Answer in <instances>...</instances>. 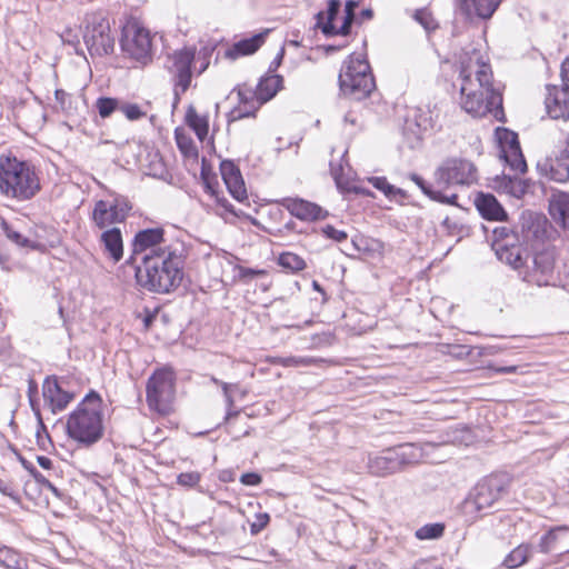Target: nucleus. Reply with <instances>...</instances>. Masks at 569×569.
Segmentation results:
<instances>
[{"instance_id":"c85d7f7f","label":"nucleus","mask_w":569,"mask_h":569,"mask_svg":"<svg viewBox=\"0 0 569 569\" xmlns=\"http://www.w3.org/2000/svg\"><path fill=\"white\" fill-rule=\"evenodd\" d=\"M493 250L498 259L511 266L513 269H519L525 264L527 257H523L521 247L516 241L507 242V244H493Z\"/></svg>"},{"instance_id":"a878e982","label":"nucleus","mask_w":569,"mask_h":569,"mask_svg":"<svg viewBox=\"0 0 569 569\" xmlns=\"http://www.w3.org/2000/svg\"><path fill=\"white\" fill-rule=\"evenodd\" d=\"M104 254L113 262H118L123 257V240L120 228L112 227L104 230L100 236Z\"/></svg>"},{"instance_id":"dca6fc26","label":"nucleus","mask_w":569,"mask_h":569,"mask_svg":"<svg viewBox=\"0 0 569 569\" xmlns=\"http://www.w3.org/2000/svg\"><path fill=\"white\" fill-rule=\"evenodd\" d=\"M499 142L500 158L503 159L516 173H525L527 171V162L522 154L517 133L503 129L502 136L499 137Z\"/></svg>"},{"instance_id":"c03bdc74","label":"nucleus","mask_w":569,"mask_h":569,"mask_svg":"<svg viewBox=\"0 0 569 569\" xmlns=\"http://www.w3.org/2000/svg\"><path fill=\"white\" fill-rule=\"evenodd\" d=\"M176 140L179 150L186 157H196L198 154L197 147L189 137L180 134L178 131H176Z\"/></svg>"},{"instance_id":"4be33fe9","label":"nucleus","mask_w":569,"mask_h":569,"mask_svg":"<svg viewBox=\"0 0 569 569\" xmlns=\"http://www.w3.org/2000/svg\"><path fill=\"white\" fill-rule=\"evenodd\" d=\"M431 127V116L429 111H423L422 108H413L408 114L403 131L407 133L411 132L410 147H415L421 140L422 131H426Z\"/></svg>"},{"instance_id":"f8f14e48","label":"nucleus","mask_w":569,"mask_h":569,"mask_svg":"<svg viewBox=\"0 0 569 569\" xmlns=\"http://www.w3.org/2000/svg\"><path fill=\"white\" fill-rule=\"evenodd\" d=\"M193 60L194 50L187 48L174 52L171 57L172 66L170 67V70L176 77L173 106L179 103L180 94L186 92L190 87Z\"/></svg>"},{"instance_id":"bb28decb","label":"nucleus","mask_w":569,"mask_h":569,"mask_svg":"<svg viewBox=\"0 0 569 569\" xmlns=\"http://www.w3.org/2000/svg\"><path fill=\"white\" fill-rule=\"evenodd\" d=\"M500 0H460V10L468 17L489 19L498 9Z\"/></svg>"},{"instance_id":"2f4dec72","label":"nucleus","mask_w":569,"mask_h":569,"mask_svg":"<svg viewBox=\"0 0 569 569\" xmlns=\"http://www.w3.org/2000/svg\"><path fill=\"white\" fill-rule=\"evenodd\" d=\"M283 78L279 74L267 73L257 84V96L260 103L271 100L282 88Z\"/></svg>"},{"instance_id":"cd10ccee","label":"nucleus","mask_w":569,"mask_h":569,"mask_svg":"<svg viewBox=\"0 0 569 569\" xmlns=\"http://www.w3.org/2000/svg\"><path fill=\"white\" fill-rule=\"evenodd\" d=\"M267 33L268 30L237 41L227 50L226 56L230 59H237L254 53L264 43Z\"/></svg>"},{"instance_id":"2eb2a0df","label":"nucleus","mask_w":569,"mask_h":569,"mask_svg":"<svg viewBox=\"0 0 569 569\" xmlns=\"http://www.w3.org/2000/svg\"><path fill=\"white\" fill-rule=\"evenodd\" d=\"M103 436L102 416L76 417L73 413V441L89 447Z\"/></svg>"},{"instance_id":"39448f33","label":"nucleus","mask_w":569,"mask_h":569,"mask_svg":"<svg viewBox=\"0 0 569 569\" xmlns=\"http://www.w3.org/2000/svg\"><path fill=\"white\" fill-rule=\"evenodd\" d=\"M509 492V480L499 475H491L480 480L463 501L466 513L487 515L500 503Z\"/></svg>"},{"instance_id":"864d4df0","label":"nucleus","mask_w":569,"mask_h":569,"mask_svg":"<svg viewBox=\"0 0 569 569\" xmlns=\"http://www.w3.org/2000/svg\"><path fill=\"white\" fill-rule=\"evenodd\" d=\"M200 176H201V180L203 182L206 192L209 193L210 196H216V191H217V188H216L217 182L214 181L216 178L211 177L210 172L204 167V162L202 163Z\"/></svg>"},{"instance_id":"49530a36","label":"nucleus","mask_w":569,"mask_h":569,"mask_svg":"<svg viewBox=\"0 0 569 569\" xmlns=\"http://www.w3.org/2000/svg\"><path fill=\"white\" fill-rule=\"evenodd\" d=\"M368 181L373 188L381 191L389 200H392L395 186L389 183L386 177H371Z\"/></svg>"},{"instance_id":"423d86ee","label":"nucleus","mask_w":569,"mask_h":569,"mask_svg":"<svg viewBox=\"0 0 569 569\" xmlns=\"http://www.w3.org/2000/svg\"><path fill=\"white\" fill-rule=\"evenodd\" d=\"M478 180L476 164L460 157H448L443 159L433 172L435 184L440 189L451 187H469Z\"/></svg>"},{"instance_id":"79ce46f5","label":"nucleus","mask_w":569,"mask_h":569,"mask_svg":"<svg viewBox=\"0 0 569 569\" xmlns=\"http://www.w3.org/2000/svg\"><path fill=\"white\" fill-rule=\"evenodd\" d=\"M529 187L530 183L528 180L518 178H508V183L506 184L509 193L516 198H521L525 193H527Z\"/></svg>"},{"instance_id":"f257e3e1","label":"nucleus","mask_w":569,"mask_h":569,"mask_svg":"<svg viewBox=\"0 0 569 569\" xmlns=\"http://www.w3.org/2000/svg\"><path fill=\"white\" fill-rule=\"evenodd\" d=\"M188 250L179 240L157 253L143 254L141 263L134 267L137 284L157 295L174 292L184 278Z\"/></svg>"},{"instance_id":"58836bf2","label":"nucleus","mask_w":569,"mask_h":569,"mask_svg":"<svg viewBox=\"0 0 569 569\" xmlns=\"http://www.w3.org/2000/svg\"><path fill=\"white\" fill-rule=\"evenodd\" d=\"M445 525L441 522L427 523L416 530L415 536L419 540H433L442 537Z\"/></svg>"},{"instance_id":"338daca9","label":"nucleus","mask_w":569,"mask_h":569,"mask_svg":"<svg viewBox=\"0 0 569 569\" xmlns=\"http://www.w3.org/2000/svg\"><path fill=\"white\" fill-rule=\"evenodd\" d=\"M560 77L563 84L569 87V57L561 63Z\"/></svg>"},{"instance_id":"f3484780","label":"nucleus","mask_w":569,"mask_h":569,"mask_svg":"<svg viewBox=\"0 0 569 569\" xmlns=\"http://www.w3.org/2000/svg\"><path fill=\"white\" fill-rule=\"evenodd\" d=\"M546 109L552 119H569V87L563 83L558 86H547V97L545 100Z\"/></svg>"},{"instance_id":"ea45409f","label":"nucleus","mask_w":569,"mask_h":569,"mask_svg":"<svg viewBox=\"0 0 569 569\" xmlns=\"http://www.w3.org/2000/svg\"><path fill=\"white\" fill-rule=\"evenodd\" d=\"M358 2L355 0H348L345 4V18L340 28H337V34L348 36L351 31V26L355 20V11L358 8Z\"/></svg>"},{"instance_id":"aec40b11","label":"nucleus","mask_w":569,"mask_h":569,"mask_svg":"<svg viewBox=\"0 0 569 569\" xmlns=\"http://www.w3.org/2000/svg\"><path fill=\"white\" fill-rule=\"evenodd\" d=\"M555 261L549 252H538L532 259V269L526 276V280L538 287L549 286L553 278Z\"/></svg>"},{"instance_id":"72a5a7b5","label":"nucleus","mask_w":569,"mask_h":569,"mask_svg":"<svg viewBox=\"0 0 569 569\" xmlns=\"http://www.w3.org/2000/svg\"><path fill=\"white\" fill-rule=\"evenodd\" d=\"M186 123L194 131L200 141L207 138L209 131L208 118L199 116L192 106H189L186 112Z\"/></svg>"},{"instance_id":"a211bd4d","label":"nucleus","mask_w":569,"mask_h":569,"mask_svg":"<svg viewBox=\"0 0 569 569\" xmlns=\"http://www.w3.org/2000/svg\"><path fill=\"white\" fill-rule=\"evenodd\" d=\"M280 206L287 209L291 216L302 221H315L327 217L325 211L317 203L310 202L301 198H283L279 201Z\"/></svg>"},{"instance_id":"393cba45","label":"nucleus","mask_w":569,"mask_h":569,"mask_svg":"<svg viewBox=\"0 0 569 569\" xmlns=\"http://www.w3.org/2000/svg\"><path fill=\"white\" fill-rule=\"evenodd\" d=\"M238 98L240 106L231 112L233 120L254 116L258 108L262 104L258 99L257 89L239 87Z\"/></svg>"},{"instance_id":"3c124183","label":"nucleus","mask_w":569,"mask_h":569,"mask_svg":"<svg viewBox=\"0 0 569 569\" xmlns=\"http://www.w3.org/2000/svg\"><path fill=\"white\" fill-rule=\"evenodd\" d=\"M321 232L326 238L331 239L336 242H342V241L347 240V238H348V234L346 231L338 230L331 224H326L325 227H322Z\"/></svg>"},{"instance_id":"8fccbe9b","label":"nucleus","mask_w":569,"mask_h":569,"mask_svg":"<svg viewBox=\"0 0 569 569\" xmlns=\"http://www.w3.org/2000/svg\"><path fill=\"white\" fill-rule=\"evenodd\" d=\"M220 386L222 388L223 396H224V399H226V403H227V407H228V411H227V415H226V421H229L233 417H237L239 415V411L238 410H236V411L231 410V408L233 407V403H234L233 397H232V395L230 392L231 385H229L227 382H220Z\"/></svg>"},{"instance_id":"052dcab7","label":"nucleus","mask_w":569,"mask_h":569,"mask_svg":"<svg viewBox=\"0 0 569 569\" xmlns=\"http://www.w3.org/2000/svg\"><path fill=\"white\" fill-rule=\"evenodd\" d=\"M362 242H363V240L361 238H353L351 240L350 246L345 251V253L349 257H356L358 253H360L363 250Z\"/></svg>"},{"instance_id":"6ab92c4d","label":"nucleus","mask_w":569,"mask_h":569,"mask_svg":"<svg viewBox=\"0 0 569 569\" xmlns=\"http://www.w3.org/2000/svg\"><path fill=\"white\" fill-rule=\"evenodd\" d=\"M220 172L229 193L237 201L247 200V189L239 167L231 160H223L220 163Z\"/></svg>"},{"instance_id":"37998d69","label":"nucleus","mask_w":569,"mask_h":569,"mask_svg":"<svg viewBox=\"0 0 569 569\" xmlns=\"http://www.w3.org/2000/svg\"><path fill=\"white\" fill-rule=\"evenodd\" d=\"M96 107L101 118H108L118 108V100L109 97H101L97 100Z\"/></svg>"},{"instance_id":"5fc2aeb1","label":"nucleus","mask_w":569,"mask_h":569,"mask_svg":"<svg viewBox=\"0 0 569 569\" xmlns=\"http://www.w3.org/2000/svg\"><path fill=\"white\" fill-rule=\"evenodd\" d=\"M270 516L267 512L263 513H257L254 516V521L250 525V532L251 535H258L260 531H262L269 523Z\"/></svg>"},{"instance_id":"7ed1b4c3","label":"nucleus","mask_w":569,"mask_h":569,"mask_svg":"<svg viewBox=\"0 0 569 569\" xmlns=\"http://www.w3.org/2000/svg\"><path fill=\"white\" fill-rule=\"evenodd\" d=\"M40 191L32 166L12 153L0 154V194L17 201L32 199Z\"/></svg>"},{"instance_id":"c756f323","label":"nucleus","mask_w":569,"mask_h":569,"mask_svg":"<svg viewBox=\"0 0 569 569\" xmlns=\"http://www.w3.org/2000/svg\"><path fill=\"white\" fill-rule=\"evenodd\" d=\"M341 2L339 0H329L327 11H319L316 14V27L321 30L326 37L337 36V27L333 24L337 18Z\"/></svg>"},{"instance_id":"20e7f679","label":"nucleus","mask_w":569,"mask_h":569,"mask_svg":"<svg viewBox=\"0 0 569 569\" xmlns=\"http://www.w3.org/2000/svg\"><path fill=\"white\" fill-rule=\"evenodd\" d=\"M339 87L345 97L356 101L367 99L376 89L371 68L366 59L350 56L339 73Z\"/></svg>"},{"instance_id":"b1692460","label":"nucleus","mask_w":569,"mask_h":569,"mask_svg":"<svg viewBox=\"0 0 569 569\" xmlns=\"http://www.w3.org/2000/svg\"><path fill=\"white\" fill-rule=\"evenodd\" d=\"M475 206L486 220L503 221L507 218L503 207L491 193L479 192L475 199Z\"/></svg>"},{"instance_id":"a19ab883","label":"nucleus","mask_w":569,"mask_h":569,"mask_svg":"<svg viewBox=\"0 0 569 569\" xmlns=\"http://www.w3.org/2000/svg\"><path fill=\"white\" fill-rule=\"evenodd\" d=\"M0 563L7 569H23V560L7 547L0 549Z\"/></svg>"},{"instance_id":"9b49d317","label":"nucleus","mask_w":569,"mask_h":569,"mask_svg":"<svg viewBox=\"0 0 569 569\" xmlns=\"http://www.w3.org/2000/svg\"><path fill=\"white\" fill-rule=\"evenodd\" d=\"M131 209L132 204L128 198L118 196L112 201H98L92 218L100 229H104L110 224L123 222Z\"/></svg>"},{"instance_id":"6e6d98bb","label":"nucleus","mask_w":569,"mask_h":569,"mask_svg":"<svg viewBox=\"0 0 569 569\" xmlns=\"http://www.w3.org/2000/svg\"><path fill=\"white\" fill-rule=\"evenodd\" d=\"M441 190L442 189H440V188H439V190H436L431 200L440 202V203L456 204L458 196L456 193L447 196V194H443Z\"/></svg>"},{"instance_id":"e433bc0d","label":"nucleus","mask_w":569,"mask_h":569,"mask_svg":"<svg viewBox=\"0 0 569 569\" xmlns=\"http://www.w3.org/2000/svg\"><path fill=\"white\" fill-rule=\"evenodd\" d=\"M3 231H4V234L6 237L12 241L13 243H16L17 246L21 247V248H27V249H39L41 247L40 243L24 237L21 232L14 230L12 227H10L8 223H4L3 224Z\"/></svg>"},{"instance_id":"09e8293b","label":"nucleus","mask_w":569,"mask_h":569,"mask_svg":"<svg viewBox=\"0 0 569 569\" xmlns=\"http://www.w3.org/2000/svg\"><path fill=\"white\" fill-rule=\"evenodd\" d=\"M201 479V475L198 471L182 472L177 477V483L187 487L193 488L199 483Z\"/></svg>"},{"instance_id":"c9c22d12","label":"nucleus","mask_w":569,"mask_h":569,"mask_svg":"<svg viewBox=\"0 0 569 569\" xmlns=\"http://www.w3.org/2000/svg\"><path fill=\"white\" fill-rule=\"evenodd\" d=\"M532 551V546L521 543L511 550L503 560V566L513 569L527 562Z\"/></svg>"},{"instance_id":"13d9d810","label":"nucleus","mask_w":569,"mask_h":569,"mask_svg":"<svg viewBox=\"0 0 569 569\" xmlns=\"http://www.w3.org/2000/svg\"><path fill=\"white\" fill-rule=\"evenodd\" d=\"M30 476L39 483L47 486L50 488L56 495H58L57 488L52 486V483L36 468L29 470Z\"/></svg>"},{"instance_id":"4c0bfd02","label":"nucleus","mask_w":569,"mask_h":569,"mask_svg":"<svg viewBox=\"0 0 569 569\" xmlns=\"http://www.w3.org/2000/svg\"><path fill=\"white\" fill-rule=\"evenodd\" d=\"M278 263L282 268L292 272H298L306 268V261L293 252L281 253L278 258Z\"/></svg>"},{"instance_id":"4468645a","label":"nucleus","mask_w":569,"mask_h":569,"mask_svg":"<svg viewBox=\"0 0 569 569\" xmlns=\"http://www.w3.org/2000/svg\"><path fill=\"white\" fill-rule=\"evenodd\" d=\"M132 256L127 261L131 263L136 254H153L170 247V242L164 239L162 228H148L136 233L132 241Z\"/></svg>"},{"instance_id":"de8ad7c7","label":"nucleus","mask_w":569,"mask_h":569,"mask_svg":"<svg viewBox=\"0 0 569 569\" xmlns=\"http://www.w3.org/2000/svg\"><path fill=\"white\" fill-rule=\"evenodd\" d=\"M493 241L492 246L497 244H507V242L517 241L516 234L507 227H497L493 229Z\"/></svg>"},{"instance_id":"680f3d73","label":"nucleus","mask_w":569,"mask_h":569,"mask_svg":"<svg viewBox=\"0 0 569 569\" xmlns=\"http://www.w3.org/2000/svg\"><path fill=\"white\" fill-rule=\"evenodd\" d=\"M262 274H264L263 270L251 269V268H246V267L239 268V277L242 280L253 279V278H256L258 276H262Z\"/></svg>"},{"instance_id":"ddd939ff","label":"nucleus","mask_w":569,"mask_h":569,"mask_svg":"<svg viewBox=\"0 0 569 569\" xmlns=\"http://www.w3.org/2000/svg\"><path fill=\"white\" fill-rule=\"evenodd\" d=\"M537 169L541 176L556 182H566L569 179V140L566 146L552 156L537 163Z\"/></svg>"},{"instance_id":"a18cd8bd","label":"nucleus","mask_w":569,"mask_h":569,"mask_svg":"<svg viewBox=\"0 0 569 569\" xmlns=\"http://www.w3.org/2000/svg\"><path fill=\"white\" fill-rule=\"evenodd\" d=\"M415 20L419 22L427 31H432L438 28V23L432 17L431 12L427 9H418L413 16Z\"/></svg>"},{"instance_id":"f704fd0d","label":"nucleus","mask_w":569,"mask_h":569,"mask_svg":"<svg viewBox=\"0 0 569 569\" xmlns=\"http://www.w3.org/2000/svg\"><path fill=\"white\" fill-rule=\"evenodd\" d=\"M543 222L542 217L533 213L522 214V223L521 230L525 240H530L531 238H539L543 231Z\"/></svg>"},{"instance_id":"5701e85b","label":"nucleus","mask_w":569,"mask_h":569,"mask_svg":"<svg viewBox=\"0 0 569 569\" xmlns=\"http://www.w3.org/2000/svg\"><path fill=\"white\" fill-rule=\"evenodd\" d=\"M43 399L52 412L63 410L71 400V393L64 391L57 378H47L42 386Z\"/></svg>"},{"instance_id":"bf43d9fd","label":"nucleus","mask_w":569,"mask_h":569,"mask_svg":"<svg viewBox=\"0 0 569 569\" xmlns=\"http://www.w3.org/2000/svg\"><path fill=\"white\" fill-rule=\"evenodd\" d=\"M123 113L130 120L140 119L143 113L137 104H127L122 108Z\"/></svg>"},{"instance_id":"7c9ffc66","label":"nucleus","mask_w":569,"mask_h":569,"mask_svg":"<svg viewBox=\"0 0 569 569\" xmlns=\"http://www.w3.org/2000/svg\"><path fill=\"white\" fill-rule=\"evenodd\" d=\"M551 218L562 228H569V193L553 194L549 201Z\"/></svg>"},{"instance_id":"69168bd1","label":"nucleus","mask_w":569,"mask_h":569,"mask_svg":"<svg viewBox=\"0 0 569 569\" xmlns=\"http://www.w3.org/2000/svg\"><path fill=\"white\" fill-rule=\"evenodd\" d=\"M489 369L499 375H509V373L517 372L518 367L517 366H496V367H490Z\"/></svg>"},{"instance_id":"9d476101","label":"nucleus","mask_w":569,"mask_h":569,"mask_svg":"<svg viewBox=\"0 0 569 569\" xmlns=\"http://www.w3.org/2000/svg\"><path fill=\"white\" fill-rule=\"evenodd\" d=\"M416 458L412 445H401L388 449L383 455L375 457L369 461V470L376 476L395 473L402 466L410 463Z\"/></svg>"},{"instance_id":"f03ea898","label":"nucleus","mask_w":569,"mask_h":569,"mask_svg":"<svg viewBox=\"0 0 569 569\" xmlns=\"http://www.w3.org/2000/svg\"><path fill=\"white\" fill-rule=\"evenodd\" d=\"M460 79L461 107L466 112L479 118L492 113L498 119L502 113V96L492 86L490 66L480 60L462 66Z\"/></svg>"},{"instance_id":"412c9836","label":"nucleus","mask_w":569,"mask_h":569,"mask_svg":"<svg viewBox=\"0 0 569 569\" xmlns=\"http://www.w3.org/2000/svg\"><path fill=\"white\" fill-rule=\"evenodd\" d=\"M538 548L542 553L557 552L563 555L569 552V528L560 526L550 529L540 538Z\"/></svg>"},{"instance_id":"4d7b16f0","label":"nucleus","mask_w":569,"mask_h":569,"mask_svg":"<svg viewBox=\"0 0 569 569\" xmlns=\"http://www.w3.org/2000/svg\"><path fill=\"white\" fill-rule=\"evenodd\" d=\"M261 481L262 477L257 472H246L240 477V482L244 486H258Z\"/></svg>"},{"instance_id":"774afa93","label":"nucleus","mask_w":569,"mask_h":569,"mask_svg":"<svg viewBox=\"0 0 569 569\" xmlns=\"http://www.w3.org/2000/svg\"><path fill=\"white\" fill-rule=\"evenodd\" d=\"M213 197L216 198L218 204H220L224 210L234 213L233 206L224 197H219L218 190L216 191V196Z\"/></svg>"},{"instance_id":"e2e57ef3","label":"nucleus","mask_w":569,"mask_h":569,"mask_svg":"<svg viewBox=\"0 0 569 569\" xmlns=\"http://www.w3.org/2000/svg\"><path fill=\"white\" fill-rule=\"evenodd\" d=\"M283 57H284V48H281L280 51L277 53L276 58L269 64V68H268L269 74H273V72H276V70L281 66Z\"/></svg>"},{"instance_id":"0eeeda50","label":"nucleus","mask_w":569,"mask_h":569,"mask_svg":"<svg viewBox=\"0 0 569 569\" xmlns=\"http://www.w3.org/2000/svg\"><path fill=\"white\" fill-rule=\"evenodd\" d=\"M83 41L91 56H107L113 51L114 37L109 20L100 12L89 13L84 18Z\"/></svg>"},{"instance_id":"473e14b6","label":"nucleus","mask_w":569,"mask_h":569,"mask_svg":"<svg viewBox=\"0 0 569 569\" xmlns=\"http://www.w3.org/2000/svg\"><path fill=\"white\" fill-rule=\"evenodd\" d=\"M76 417H94L102 416V399L96 390L86 393L82 400L73 410Z\"/></svg>"},{"instance_id":"603ef678","label":"nucleus","mask_w":569,"mask_h":569,"mask_svg":"<svg viewBox=\"0 0 569 569\" xmlns=\"http://www.w3.org/2000/svg\"><path fill=\"white\" fill-rule=\"evenodd\" d=\"M408 177L412 182L416 183V186L422 191L423 194L430 199L432 198L436 190L428 181H426L421 176L417 173H410Z\"/></svg>"},{"instance_id":"0e129e2a","label":"nucleus","mask_w":569,"mask_h":569,"mask_svg":"<svg viewBox=\"0 0 569 569\" xmlns=\"http://www.w3.org/2000/svg\"><path fill=\"white\" fill-rule=\"evenodd\" d=\"M284 363L287 366H309L312 363V359L306 357H290L286 359Z\"/></svg>"},{"instance_id":"6e6552de","label":"nucleus","mask_w":569,"mask_h":569,"mask_svg":"<svg viewBox=\"0 0 569 569\" xmlns=\"http://www.w3.org/2000/svg\"><path fill=\"white\" fill-rule=\"evenodd\" d=\"M147 403L151 410L161 415L169 413L174 398V377L169 369H159L148 379L146 387Z\"/></svg>"},{"instance_id":"1a4fd4ad","label":"nucleus","mask_w":569,"mask_h":569,"mask_svg":"<svg viewBox=\"0 0 569 569\" xmlns=\"http://www.w3.org/2000/svg\"><path fill=\"white\" fill-rule=\"evenodd\" d=\"M120 46L126 54L141 64H147L151 60L152 42L150 33L136 23L127 24L123 28Z\"/></svg>"}]
</instances>
